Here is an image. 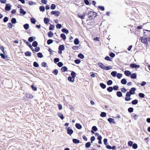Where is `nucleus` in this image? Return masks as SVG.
<instances>
[{
  "label": "nucleus",
  "instance_id": "nucleus-39",
  "mask_svg": "<svg viewBox=\"0 0 150 150\" xmlns=\"http://www.w3.org/2000/svg\"><path fill=\"white\" fill-rule=\"evenodd\" d=\"M26 97L28 98H33V96L32 95L30 94H27Z\"/></svg>",
  "mask_w": 150,
  "mask_h": 150
},
{
  "label": "nucleus",
  "instance_id": "nucleus-45",
  "mask_svg": "<svg viewBox=\"0 0 150 150\" xmlns=\"http://www.w3.org/2000/svg\"><path fill=\"white\" fill-rule=\"evenodd\" d=\"M132 94H133V93H131L129 91L127 92L126 93V97H130V96H131V95H132Z\"/></svg>",
  "mask_w": 150,
  "mask_h": 150
},
{
  "label": "nucleus",
  "instance_id": "nucleus-53",
  "mask_svg": "<svg viewBox=\"0 0 150 150\" xmlns=\"http://www.w3.org/2000/svg\"><path fill=\"white\" fill-rule=\"evenodd\" d=\"M139 96L142 98H144V97L145 95L144 94L142 93H139Z\"/></svg>",
  "mask_w": 150,
  "mask_h": 150
},
{
  "label": "nucleus",
  "instance_id": "nucleus-7",
  "mask_svg": "<svg viewBox=\"0 0 150 150\" xmlns=\"http://www.w3.org/2000/svg\"><path fill=\"white\" fill-rule=\"evenodd\" d=\"M98 130V128L96 126H93L92 127V130H91V132L93 133L94 134V131H96Z\"/></svg>",
  "mask_w": 150,
  "mask_h": 150
},
{
  "label": "nucleus",
  "instance_id": "nucleus-52",
  "mask_svg": "<svg viewBox=\"0 0 150 150\" xmlns=\"http://www.w3.org/2000/svg\"><path fill=\"white\" fill-rule=\"evenodd\" d=\"M132 146V148L135 149H137L138 147L136 143L134 144Z\"/></svg>",
  "mask_w": 150,
  "mask_h": 150
},
{
  "label": "nucleus",
  "instance_id": "nucleus-16",
  "mask_svg": "<svg viewBox=\"0 0 150 150\" xmlns=\"http://www.w3.org/2000/svg\"><path fill=\"white\" fill-rule=\"evenodd\" d=\"M121 83L125 85L126 84L127 81L125 79H123L121 80Z\"/></svg>",
  "mask_w": 150,
  "mask_h": 150
},
{
  "label": "nucleus",
  "instance_id": "nucleus-55",
  "mask_svg": "<svg viewBox=\"0 0 150 150\" xmlns=\"http://www.w3.org/2000/svg\"><path fill=\"white\" fill-rule=\"evenodd\" d=\"M33 66L35 67H39V64L36 62H35L33 63Z\"/></svg>",
  "mask_w": 150,
  "mask_h": 150
},
{
  "label": "nucleus",
  "instance_id": "nucleus-59",
  "mask_svg": "<svg viewBox=\"0 0 150 150\" xmlns=\"http://www.w3.org/2000/svg\"><path fill=\"white\" fill-rule=\"evenodd\" d=\"M0 49L1 50L2 52L4 54H5V52L4 50V48L2 46H0Z\"/></svg>",
  "mask_w": 150,
  "mask_h": 150
},
{
  "label": "nucleus",
  "instance_id": "nucleus-4",
  "mask_svg": "<svg viewBox=\"0 0 150 150\" xmlns=\"http://www.w3.org/2000/svg\"><path fill=\"white\" fill-rule=\"evenodd\" d=\"M66 128L67 129V133L68 134L71 135L74 132V131L72 129H71L70 127H66Z\"/></svg>",
  "mask_w": 150,
  "mask_h": 150
},
{
  "label": "nucleus",
  "instance_id": "nucleus-1",
  "mask_svg": "<svg viewBox=\"0 0 150 150\" xmlns=\"http://www.w3.org/2000/svg\"><path fill=\"white\" fill-rule=\"evenodd\" d=\"M140 40L142 42L144 43L146 45L148 44L147 38H144L143 37H141Z\"/></svg>",
  "mask_w": 150,
  "mask_h": 150
},
{
  "label": "nucleus",
  "instance_id": "nucleus-27",
  "mask_svg": "<svg viewBox=\"0 0 150 150\" xmlns=\"http://www.w3.org/2000/svg\"><path fill=\"white\" fill-rule=\"evenodd\" d=\"M138 103V101L137 99H135L132 100V103L133 105H135L137 104Z\"/></svg>",
  "mask_w": 150,
  "mask_h": 150
},
{
  "label": "nucleus",
  "instance_id": "nucleus-51",
  "mask_svg": "<svg viewBox=\"0 0 150 150\" xmlns=\"http://www.w3.org/2000/svg\"><path fill=\"white\" fill-rule=\"evenodd\" d=\"M121 91L122 93H125L127 91V90L125 88H122L121 89Z\"/></svg>",
  "mask_w": 150,
  "mask_h": 150
},
{
  "label": "nucleus",
  "instance_id": "nucleus-13",
  "mask_svg": "<svg viewBox=\"0 0 150 150\" xmlns=\"http://www.w3.org/2000/svg\"><path fill=\"white\" fill-rule=\"evenodd\" d=\"M136 89L135 88H132L129 91V92L131 93H133V94H134L135 93V91H136Z\"/></svg>",
  "mask_w": 150,
  "mask_h": 150
},
{
  "label": "nucleus",
  "instance_id": "nucleus-48",
  "mask_svg": "<svg viewBox=\"0 0 150 150\" xmlns=\"http://www.w3.org/2000/svg\"><path fill=\"white\" fill-rule=\"evenodd\" d=\"M112 83V81L111 80H108L107 82V84L108 85H111Z\"/></svg>",
  "mask_w": 150,
  "mask_h": 150
},
{
  "label": "nucleus",
  "instance_id": "nucleus-5",
  "mask_svg": "<svg viewBox=\"0 0 150 150\" xmlns=\"http://www.w3.org/2000/svg\"><path fill=\"white\" fill-rule=\"evenodd\" d=\"M144 35L145 36H148L150 35V31L145 30H144Z\"/></svg>",
  "mask_w": 150,
  "mask_h": 150
},
{
  "label": "nucleus",
  "instance_id": "nucleus-17",
  "mask_svg": "<svg viewBox=\"0 0 150 150\" xmlns=\"http://www.w3.org/2000/svg\"><path fill=\"white\" fill-rule=\"evenodd\" d=\"M73 142L75 144H79L80 142V141L77 139H74L72 140Z\"/></svg>",
  "mask_w": 150,
  "mask_h": 150
},
{
  "label": "nucleus",
  "instance_id": "nucleus-38",
  "mask_svg": "<svg viewBox=\"0 0 150 150\" xmlns=\"http://www.w3.org/2000/svg\"><path fill=\"white\" fill-rule=\"evenodd\" d=\"M90 14L91 15H93L95 17L97 15V13L96 12H93L92 11H90L88 13V14Z\"/></svg>",
  "mask_w": 150,
  "mask_h": 150
},
{
  "label": "nucleus",
  "instance_id": "nucleus-37",
  "mask_svg": "<svg viewBox=\"0 0 150 150\" xmlns=\"http://www.w3.org/2000/svg\"><path fill=\"white\" fill-rule=\"evenodd\" d=\"M40 11L43 12L45 11V8L44 6H40Z\"/></svg>",
  "mask_w": 150,
  "mask_h": 150
},
{
  "label": "nucleus",
  "instance_id": "nucleus-42",
  "mask_svg": "<svg viewBox=\"0 0 150 150\" xmlns=\"http://www.w3.org/2000/svg\"><path fill=\"white\" fill-rule=\"evenodd\" d=\"M106 113L104 112H101L100 115L101 117H104L106 116Z\"/></svg>",
  "mask_w": 150,
  "mask_h": 150
},
{
  "label": "nucleus",
  "instance_id": "nucleus-6",
  "mask_svg": "<svg viewBox=\"0 0 150 150\" xmlns=\"http://www.w3.org/2000/svg\"><path fill=\"white\" fill-rule=\"evenodd\" d=\"M130 66L132 68H139L140 66L138 65H137L135 64H132L130 65Z\"/></svg>",
  "mask_w": 150,
  "mask_h": 150
},
{
  "label": "nucleus",
  "instance_id": "nucleus-24",
  "mask_svg": "<svg viewBox=\"0 0 150 150\" xmlns=\"http://www.w3.org/2000/svg\"><path fill=\"white\" fill-rule=\"evenodd\" d=\"M60 37L63 40H65L66 38V36L64 33L61 34L60 35Z\"/></svg>",
  "mask_w": 150,
  "mask_h": 150
},
{
  "label": "nucleus",
  "instance_id": "nucleus-18",
  "mask_svg": "<svg viewBox=\"0 0 150 150\" xmlns=\"http://www.w3.org/2000/svg\"><path fill=\"white\" fill-rule=\"evenodd\" d=\"M61 70L63 72H65L67 70V68L65 66H64L62 67Z\"/></svg>",
  "mask_w": 150,
  "mask_h": 150
},
{
  "label": "nucleus",
  "instance_id": "nucleus-29",
  "mask_svg": "<svg viewBox=\"0 0 150 150\" xmlns=\"http://www.w3.org/2000/svg\"><path fill=\"white\" fill-rule=\"evenodd\" d=\"M38 45V43L36 41H34L32 43V46L34 47H36Z\"/></svg>",
  "mask_w": 150,
  "mask_h": 150
},
{
  "label": "nucleus",
  "instance_id": "nucleus-19",
  "mask_svg": "<svg viewBox=\"0 0 150 150\" xmlns=\"http://www.w3.org/2000/svg\"><path fill=\"white\" fill-rule=\"evenodd\" d=\"M74 43L76 45H78L79 44V42L78 38H75L74 41Z\"/></svg>",
  "mask_w": 150,
  "mask_h": 150
},
{
  "label": "nucleus",
  "instance_id": "nucleus-11",
  "mask_svg": "<svg viewBox=\"0 0 150 150\" xmlns=\"http://www.w3.org/2000/svg\"><path fill=\"white\" fill-rule=\"evenodd\" d=\"M59 50H64L65 49V47L63 45H60L58 48Z\"/></svg>",
  "mask_w": 150,
  "mask_h": 150
},
{
  "label": "nucleus",
  "instance_id": "nucleus-20",
  "mask_svg": "<svg viewBox=\"0 0 150 150\" xmlns=\"http://www.w3.org/2000/svg\"><path fill=\"white\" fill-rule=\"evenodd\" d=\"M68 80L69 81H71V82H73L74 81V79L72 77L69 76L68 78Z\"/></svg>",
  "mask_w": 150,
  "mask_h": 150
},
{
  "label": "nucleus",
  "instance_id": "nucleus-56",
  "mask_svg": "<svg viewBox=\"0 0 150 150\" xmlns=\"http://www.w3.org/2000/svg\"><path fill=\"white\" fill-rule=\"evenodd\" d=\"M122 76V74H121L118 73L117 75V77L118 79H120Z\"/></svg>",
  "mask_w": 150,
  "mask_h": 150
},
{
  "label": "nucleus",
  "instance_id": "nucleus-47",
  "mask_svg": "<svg viewBox=\"0 0 150 150\" xmlns=\"http://www.w3.org/2000/svg\"><path fill=\"white\" fill-rule=\"evenodd\" d=\"M58 115L62 120H63L64 119V117L63 116V115L61 113H59L58 114Z\"/></svg>",
  "mask_w": 150,
  "mask_h": 150
},
{
  "label": "nucleus",
  "instance_id": "nucleus-49",
  "mask_svg": "<svg viewBox=\"0 0 150 150\" xmlns=\"http://www.w3.org/2000/svg\"><path fill=\"white\" fill-rule=\"evenodd\" d=\"M11 22L13 24L15 23L16 22V19L15 18H12L11 20Z\"/></svg>",
  "mask_w": 150,
  "mask_h": 150
},
{
  "label": "nucleus",
  "instance_id": "nucleus-34",
  "mask_svg": "<svg viewBox=\"0 0 150 150\" xmlns=\"http://www.w3.org/2000/svg\"><path fill=\"white\" fill-rule=\"evenodd\" d=\"M100 87L103 89H105L106 87V85L103 83H100Z\"/></svg>",
  "mask_w": 150,
  "mask_h": 150
},
{
  "label": "nucleus",
  "instance_id": "nucleus-40",
  "mask_svg": "<svg viewBox=\"0 0 150 150\" xmlns=\"http://www.w3.org/2000/svg\"><path fill=\"white\" fill-rule=\"evenodd\" d=\"M91 145V143L90 142H88L86 143L85 144L86 147L88 148Z\"/></svg>",
  "mask_w": 150,
  "mask_h": 150
},
{
  "label": "nucleus",
  "instance_id": "nucleus-30",
  "mask_svg": "<svg viewBox=\"0 0 150 150\" xmlns=\"http://www.w3.org/2000/svg\"><path fill=\"white\" fill-rule=\"evenodd\" d=\"M71 76L72 78L74 79L75 77L76 76V73L74 71H73L71 73Z\"/></svg>",
  "mask_w": 150,
  "mask_h": 150
},
{
  "label": "nucleus",
  "instance_id": "nucleus-31",
  "mask_svg": "<svg viewBox=\"0 0 150 150\" xmlns=\"http://www.w3.org/2000/svg\"><path fill=\"white\" fill-rule=\"evenodd\" d=\"M53 34L52 31H50L48 33V36L49 37H51L52 36Z\"/></svg>",
  "mask_w": 150,
  "mask_h": 150
},
{
  "label": "nucleus",
  "instance_id": "nucleus-21",
  "mask_svg": "<svg viewBox=\"0 0 150 150\" xmlns=\"http://www.w3.org/2000/svg\"><path fill=\"white\" fill-rule=\"evenodd\" d=\"M62 32L64 33L67 34H68L69 32V30L67 29H65V28L62 29Z\"/></svg>",
  "mask_w": 150,
  "mask_h": 150
},
{
  "label": "nucleus",
  "instance_id": "nucleus-32",
  "mask_svg": "<svg viewBox=\"0 0 150 150\" xmlns=\"http://www.w3.org/2000/svg\"><path fill=\"white\" fill-rule=\"evenodd\" d=\"M27 45L30 47V48L32 50L33 53H35V50L33 48V47L31 45V44L29 43Z\"/></svg>",
  "mask_w": 150,
  "mask_h": 150
},
{
  "label": "nucleus",
  "instance_id": "nucleus-8",
  "mask_svg": "<svg viewBox=\"0 0 150 150\" xmlns=\"http://www.w3.org/2000/svg\"><path fill=\"white\" fill-rule=\"evenodd\" d=\"M126 76H129L130 75H131V72L128 70H125L124 72Z\"/></svg>",
  "mask_w": 150,
  "mask_h": 150
},
{
  "label": "nucleus",
  "instance_id": "nucleus-26",
  "mask_svg": "<svg viewBox=\"0 0 150 150\" xmlns=\"http://www.w3.org/2000/svg\"><path fill=\"white\" fill-rule=\"evenodd\" d=\"M33 38H35L34 37H30L28 39V41L30 42H31L34 40Z\"/></svg>",
  "mask_w": 150,
  "mask_h": 150
},
{
  "label": "nucleus",
  "instance_id": "nucleus-3",
  "mask_svg": "<svg viewBox=\"0 0 150 150\" xmlns=\"http://www.w3.org/2000/svg\"><path fill=\"white\" fill-rule=\"evenodd\" d=\"M51 13L52 15H54L57 16H59L60 12L58 11H52L51 12Z\"/></svg>",
  "mask_w": 150,
  "mask_h": 150
},
{
  "label": "nucleus",
  "instance_id": "nucleus-33",
  "mask_svg": "<svg viewBox=\"0 0 150 150\" xmlns=\"http://www.w3.org/2000/svg\"><path fill=\"white\" fill-rule=\"evenodd\" d=\"M113 90V87L111 86H110L107 88V91L109 92H111Z\"/></svg>",
  "mask_w": 150,
  "mask_h": 150
},
{
  "label": "nucleus",
  "instance_id": "nucleus-44",
  "mask_svg": "<svg viewBox=\"0 0 150 150\" xmlns=\"http://www.w3.org/2000/svg\"><path fill=\"white\" fill-rule=\"evenodd\" d=\"M38 57L39 58H42L43 57L42 54L41 52H39L37 54Z\"/></svg>",
  "mask_w": 150,
  "mask_h": 150
},
{
  "label": "nucleus",
  "instance_id": "nucleus-35",
  "mask_svg": "<svg viewBox=\"0 0 150 150\" xmlns=\"http://www.w3.org/2000/svg\"><path fill=\"white\" fill-rule=\"evenodd\" d=\"M78 57L81 59H83L84 58V56L82 54L80 53L78 55Z\"/></svg>",
  "mask_w": 150,
  "mask_h": 150
},
{
  "label": "nucleus",
  "instance_id": "nucleus-15",
  "mask_svg": "<svg viewBox=\"0 0 150 150\" xmlns=\"http://www.w3.org/2000/svg\"><path fill=\"white\" fill-rule=\"evenodd\" d=\"M130 77L132 79H135L137 77L136 74L135 73L131 74Z\"/></svg>",
  "mask_w": 150,
  "mask_h": 150
},
{
  "label": "nucleus",
  "instance_id": "nucleus-58",
  "mask_svg": "<svg viewBox=\"0 0 150 150\" xmlns=\"http://www.w3.org/2000/svg\"><path fill=\"white\" fill-rule=\"evenodd\" d=\"M134 109L133 108L130 107L128 109V111L129 112H133Z\"/></svg>",
  "mask_w": 150,
  "mask_h": 150
},
{
  "label": "nucleus",
  "instance_id": "nucleus-46",
  "mask_svg": "<svg viewBox=\"0 0 150 150\" xmlns=\"http://www.w3.org/2000/svg\"><path fill=\"white\" fill-rule=\"evenodd\" d=\"M53 42V41L52 39H49L47 40V43L48 45H50Z\"/></svg>",
  "mask_w": 150,
  "mask_h": 150
},
{
  "label": "nucleus",
  "instance_id": "nucleus-10",
  "mask_svg": "<svg viewBox=\"0 0 150 150\" xmlns=\"http://www.w3.org/2000/svg\"><path fill=\"white\" fill-rule=\"evenodd\" d=\"M20 13L23 15H25L26 13V12L24 11L22 8H21L20 9Z\"/></svg>",
  "mask_w": 150,
  "mask_h": 150
},
{
  "label": "nucleus",
  "instance_id": "nucleus-12",
  "mask_svg": "<svg viewBox=\"0 0 150 150\" xmlns=\"http://www.w3.org/2000/svg\"><path fill=\"white\" fill-rule=\"evenodd\" d=\"M108 120L110 124L112 123H115L114 119L111 118H108Z\"/></svg>",
  "mask_w": 150,
  "mask_h": 150
},
{
  "label": "nucleus",
  "instance_id": "nucleus-28",
  "mask_svg": "<svg viewBox=\"0 0 150 150\" xmlns=\"http://www.w3.org/2000/svg\"><path fill=\"white\" fill-rule=\"evenodd\" d=\"M23 27L25 29L27 30L29 28V25L28 23H26L23 25Z\"/></svg>",
  "mask_w": 150,
  "mask_h": 150
},
{
  "label": "nucleus",
  "instance_id": "nucleus-36",
  "mask_svg": "<svg viewBox=\"0 0 150 150\" xmlns=\"http://www.w3.org/2000/svg\"><path fill=\"white\" fill-rule=\"evenodd\" d=\"M30 21L31 22L34 24H35L36 22V20L33 18H32L30 19Z\"/></svg>",
  "mask_w": 150,
  "mask_h": 150
},
{
  "label": "nucleus",
  "instance_id": "nucleus-14",
  "mask_svg": "<svg viewBox=\"0 0 150 150\" xmlns=\"http://www.w3.org/2000/svg\"><path fill=\"white\" fill-rule=\"evenodd\" d=\"M75 127L79 129H80L82 128L81 125L77 123L75 124Z\"/></svg>",
  "mask_w": 150,
  "mask_h": 150
},
{
  "label": "nucleus",
  "instance_id": "nucleus-64",
  "mask_svg": "<svg viewBox=\"0 0 150 150\" xmlns=\"http://www.w3.org/2000/svg\"><path fill=\"white\" fill-rule=\"evenodd\" d=\"M95 138L94 136H92L91 138V143L95 140Z\"/></svg>",
  "mask_w": 150,
  "mask_h": 150
},
{
  "label": "nucleus",
  "instance_id": "nucleus-2",
  "mask_svg": "<svg viewBox=\"0 0 150 150\" xmlns=\"http://www.w3.org/2000/svg\"><path fill=\"white\" fill-rule=\"evenodd\" d=\"M11 6L10 4H6L5 7V10L7 11H9L11 9Z\"/></svg>",
  "mask_w": 150,
  "mask_h": 150
},
{
  "label": "nucleus",
  "instance_id": "nucleus-9",
  "mask_svg": "<svg viewBox=\"0 0 150 150\" xmlns=\"http://www.w3.org/2000/svg\"><path fill=\"white\" fill-rule=\"evenodd\" d=\"M99 67L102 69H104L105 66L101 63H99L98 64Z\"/></svg>",
  "mask_w": 150,
  "mask_h": 150
},
{
  "label": "nucleus",
  "instance_id": "nucleus-63",
  "mask_svg": "<svg viewBox=\"0 0 150 150\" xmlns=\"http://www.w3.org/2000/svg\"><path fill=\"white\" fill-rule=\"evenodd\" d=\"M118 86H117V85H115L113 86V89H114L115 90H118Z\"/></svg>",
  "mask_w": 150,
  "mask_h": 150
},
{
  "label": "nucleus",
  "instance_id": "nucleus-43",
  "mask_svg": "<svg viewBox=\"0 0 150 150\" xmlns=\"http://www.w3.org/2000/svg\"><path fill=\"white\" fill-rule=\"evenodd\" d=\"M56 7V5L54 4H52L51 6V8L52 10L54 9Z\"/></svg>",
  "mask_w": 150,
  "mask_h": 150
},
{
  "label": "nucleus",
  "instance_id": "nucleus-23",
  "mask_svg": "<svg viewBox=\"0 0 150 150\" xmlns=\"http://www.w3.org/2000/svg\"><path fill=\"white\" fill-rule=\"evenodd\" d=\"M25 55L26 56L30 57L31 56V53L29 51H27L25 53Z\"/></svg>",
  "mask_w": 150,
  "mask_h": 150
},
{
  "label": "nucleus",
  "instance_id": "nucleus-54",
  "mask_svg": "<svg viewBox=\"0 0 150 150\" xmlns=\"http://www.w3.org/2000/svg\"><path fill=\"white\" fill-rule=\"evenodd\" d=\"M78 17L80 18H81V19H84V17L82 15H81V14H78Z\"/></svg>",
  "mask_w": 150,
  "mask_h": 150
},
{
  "label": "nucleus",
  "instance_id": "nucleus-22",
  "mask_svg": "<svg viewBox=\"0 0 150 150\" xmlns=\"http://www.w3.org/2000/svg\"><path fill=\"white\" fill-rule=\"evenodd\" d=\"M49 21L50 20L48 18H44V22L46 24L48 23Z\"/></svg>",
  "mask_w": 150,
  "mask_h": 150
},
{
  "label": "nucleus",
  "instance_id": "nucleus-61",
  "mask_svg": "<svg viewBox=\"0 0 150 150\" xmlns=\"http://www.w3.org/2000/svg\"><path fill=\"white\" fill-rule=\"evenodd\" d=\"M105 59L109 61H112V60L110 58V57L109 56H107L106 57Z\"/></svg>",
  "mask_w": 150,
  "mask_h": 150
},
{
  "label": "nucleus",
  "instance_id": "nucleus-25",
  "mask_svg": "<svg viewBox=\"0 0 150 150\" xmlns=\"http://www.w3.org/2000/svg\"><path fill=\"white\" fill-rule=\"evenodd\" d=\"M117 95L118 97H121L122 96V93L120 91H117Z\"/></svg>",
  "mask_w": 150,
  "mask_h": 150
},
{
  "label": "nucleus",
  "instance_id": "nucleus-62",
  "mask_svg": "<svg viewBox=\"0 0 150 150\" xmlns=\"http://www.w3.org/2000/svg\"><path fill=\"white\" fill-rule=\"evenodd\" d=\"M53 73L55 75H57L58 73V71L57 69H54L53 71Z\"/></svg>",
  "mask_w": 150,
  "mask_h": 150
},
{
  "label": "nucleus",
  "instance_id": "nucleus-41",
  "mask_svg": "<svg viewBox=\"0 0 150 150\" xmlns=\"http://www.w3.org/2000/svg\"><path fill=\"white\" fill-rule=\"evenodd\" d=\"M111 75L114 77L116 76L117 74V72L116 71H113L111 72Z\"/></svg>",
  "mask_w": 150,
  "mask_h": 150
},
{
  "label": "nucleus",
  "instance_id": "nucleus-60",
  "mask_svg": "<svg viewBox=\"0 0 150 150\" xmlns=\"http://www.w3.org/2000/svg\"><path fill=\"white\" fill-rule=\"evenodd\" d=\"M54 63H56L57 62H59V58H55L54 59Z\"/></svg>",
  "mask_w": 150,
  "mask_h": 150
},
{
  "label": "nucleus",
  "instance_id": "nucleus-50",
  "mask_svg": "<svg viewBox=\"0 0 150 150\" xmlns=\"http://www.w3.org/2000/svg\"><path fill=\"white\" fill-rule=\"evenodd\" d=\"M54 28V25H51L49 27V30H53Z\"/></svg>",
  "mask_w": 150,
  "mask_h": 150
},
{
  "label": "nucleus",
  "instance_id": "nucleus-57",
  "mask_svg": "<svg viewBox=\"0 0 150 150\" xmlns=\"http://www.w3.org/2000/svg\"><path fill=\"white\" fill-rule=\"evenodd\" d=\"M74 62L76 64H79L81 62V61L80 59H76L74 60Z\"/></svg>",
  "mask_w": 150,
  "mask_h": 150
}]
</instances>
